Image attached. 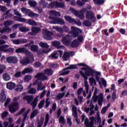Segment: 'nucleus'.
Wrapping results in <instances>:
<instances>
[{
    "label": "nucleus",
    "instance_id": "1",
    "mask_svg": "<svg viewBox=\"0 0 127 127\" xmlns=\"http://www.w3.org/2000/svg\"><path fill=\"white\" fill-rule=\"evenodd\" d=\"M50 16L49 17L50 23L53 24H61V25H64L65 24V21L63 19L60 18L55 17L54 16H61V14L59 12L52 10L50 13Z\"/></svg>",
    "mask_w": 127,
    "mask_h": 127
},
{
    "label": "nucleus",
    "instance_id": "2",
    "mask_svg": "<svg viewBox=\"0 0 127 127\" xmlns=\"http://www.w3.org/2000/svg\"><path fill=\"white\" fill-rule=\"evenodd\" d=\"M81 70L82 71L80 70L79 74L81 75L84 80H88V77L87 76H93L94 73H95V71L93 70L91 67L87 66H86L85 67L81 68ZM84 72L87 75H85Z\"/></svg>",
    "mask_w": 127,
    "mask_h": 127
},
{
    "label": "nucleus",
    "instance_id": "3",
    "mask_svg": "<svg viewBox=\"0 0 127 127\" xmlns=\"http://www.w3.org/2000/svg\"><path fill=\"white\" fill-rule=\"evenodd\" d=\"M44 73H40L36 75V78L37 79H40V80H42V81H45V80H47L48 77L45 75V74L48 76H51L53 74V70L50 68H47L44 70Z\"/></svg>",
    "mask_w": 127,
    "mask_h": 127
},
{
    "label": "nucleus",
    "instance_id": "4",
    "mask_svg": "<svg viewBox=\"0 0 127 127\" xmlns=\"http://www.w3.org/2000/svg\"><path fill=\"white\" fill-rule=\"evenodd\" d=\"M69 11L71 12V13H72V14H74L75 16H77V17H79L80 19H84L85 18V15L84 13H86V12H88V9L87 8H83L81 10L78 11L76 10L75 9L73 8H70Z\"/></svg>",
    "mask_w": 127,
    "mask_h": 127
},
{
    "label": "nucleus",
    "instance_id": "5",
    "mask_svg": "<svg viewBox=\"0 0 127 127\" xmlns=\"http://www.w3.org/2000/svg\"><path fill=\"white\" fill-rule=\"evenodd\" d=\"M98 94V89L95 88L94 90V92L93 94V97L92 98L93 101L94 103H96L97 101H98V105L102 107L103 106V102H104V95L102 93L98 96H96Z\"/></svg>",
    "mask_w": 127,
    "mask_h": 127
},
{
    "label": "nucleus",
    "instance_id": "6",
    "mask_svg": "<svg viewBox=\"0 0 127 127\" xmlns=\"http://www.w3.org/2000/svg\"><path fill=\"white\" fill-rule=\"evenodd\" d=\"M33 61H34L33 55L30 54L29 56L27 55V58L21 60L20 63L22 64V65H27V64H29V63H31V62Z\"/></svg>",
    "mask_w": 127,
    "mask_h": 127
},
{
    "label": "nucleus",
    "instance_id": "7",
    "mask_svg": "<svg viewBox=\"0 0 127 127\" xmlns=\"http://www.w3.org/2000/svg\"><path fill=\"white\" fill-rule=\"evenodd\" d=\"M21 10L23 13H28V15L30 17H38L39 15L37 13H34L33 12L31 11L30 9H27L26 8H21Z\"/></svg>",
    "mask_w": 127,
    "mask_h": 127
},
{
    "label": "nucleus",
    "instance_id": "8",
    "mask_svg": "<svg viewBox=\"0 0 127 127\" xmlns=\"http://www.w3.org/2000/svg\"><path fill=\"white\" fill-rule=\"evenodd\" d=\"M87 104L90 105V107H85L84 108V111L85 113L88 114L89 112H90V115L92 116V115H94L95 114V111H92L93 109H94V105L92 104V101L89 100L87 102Z\"/></svg>",
    "mask_w": 127,
    "mask_h": 127
},
{
    "label": "nucleus",
    "instance_id": "9",
    "mask_svg": "<svg viewBox=\"0 0 127 127\" xmlns=\"http://www.w3.org/2000/svg\"><path fill=\"white\" fill-rule=\"evenodd\" d=\"M44 38L46 40H52L53 39L52 38V35H53V32H50L48 30H45L43 32Z\"/></svg>",
    "mask_w": 127,
    "mask_h": 127
},
{
    "label": "nucleus",
    "instance_id": "10",
    "mask_svg": "<svg viewBox=\"0 0 127 127\" xmlns=\"http://www.w3.org/2000/svg\"><path fill=\"white\" fill-rule=\"evenodd\" d=\"M64 3H58L57 1L52 2L48 6V8H53V7H64Z\"/></svg>",
    "mask_w": 127,
    "mask_h": 127
},
{
    "label": "nucleus",
    "instance_id": "11",
    "mask_svg": "<svg viewBox=\"0 0 127 127\" xmlns=\"http://www.w3.org/2000/svg\"><path fill=\"white\" fill-rule=\"evenodd\" d=\"M90 122H89V119L88 118H86L84 121V125L86 127H93V125L94 124V122H95V118L94 117H91L90 118Z\"/></svg>",
    "mask_w": 127,
    "mask_h": 127
},
{
    "label": "nucleus",
    "instance_id": "12",
    "mask_svg": "<svg viewBox=\"0 0 127 127\" xmlns=\"http://www.w3.org/2000/svg\"><path fill=\"white\" fill-rule=\"evenodd\" d=\"M65 20L68 21L70 23H75L78 26H81L82 25V23L81 22H76V20L74 18H72L70 16H64Z\"/></svg>",
    "mask_w": 127,
    "mask_h": 127
},
{
    "label": "nucleus",
    "instance_id": "13",
    "mask_svg": "<svg viewBox=\"0 0 127 127\" xmlns=\"http://www.w3.org/2000/svg\"><path fill=\"white\" fill-rule=\"evenodd\" d=\"M71 30H72V35L73 37H77L78 35H79V33H82V31L81 29L75 27H71Z\"/></svg>",
    "mask_w": 127,
    "mask_h": 127
},
{
    "label": "nucleus",
    "instance_id": "14",
    "mask_svg": "<svg viewBox=\"0 0 127 127\" xmlns=\"http://www.w3.org/2000/svg\"><path fill=\"white\" fill-rule=\"evenodd\" d=\"M71 39H72V36L68 35L64 36L63 38V39L62 40V42L64 44V45H69V44H70Z\"/></svg>",
    "mask_w": 127,
    "mask_h": 127
},
{
    "label": "nucleus",
    "instance_id": "15",
    "mask_svg": "<svg viewBox=\"0 0 127 127\" xmlns=\"http://www.w3.org/2000/svg\"><path fill=\"white\" fill-rule=\"evenodd\" d=\"M59 54L60 57H61L62 54H63V51L60 50L55 51L49 56V57H51L53 59H57L58 57H59Z\"/></svg>",
    "mask_w": 127,
    "mask_h": 127
},
{
    "label": "nucleus",
    "instance_id": "16",
    "mask_svg": "<svg viewBox=\"0 0 127 127\" xmlns=\"http://www.w3.org/2000/svg\"><path fill=\"white\" fill-rule=\"evenodd\" d=\"M18 107H19L18 103L17 102H15L12 104L9 107V109L10 113H15V112H16V111L18 110Z\"/></svg>",
    "mask_w": 127,
    "mask_h": 127
},
{
    "label": "nucleus",
    "instance_id": "17",
    "mask_svg": "<svg viewBox=\"0 0 127 127\" xmlns=\"http://www.w3.org/2000/svg\"><path fill=\"white\" fill-rule=\"evenodd\" d=\"M12 42L14 44H15L16 45H18L19 44H24L25 43H27V42H28V41L25 39H19L12 40Z\"/></svg>",
    "mask_w": 127,
    "mask_h": 127
},
{
    "label": "nucleus",
    "instance_id": "18",
    "mask_svg": "<svg viewBox=\"0 0 127 127\" xmlns=\"http://www.w3.org/2000/svg\"><path fill=\"white\" fill-rule=\"evenodd\" d=\"M86 17L87 19H88L89 20H95V19H96L95 14H94V13L91 11H88L87 12Z\"/></svg>",
    "mask_w": 127,
    "mask_h": 127
},
{
    "label": "nucleus",
    "instance_id": "19",
    "mask_svg": "<svg viewBox=\"0 0 127 127\" xmlns=\"http://www.w3.org/2000/svg\"><path fill=\"white\" fill-rule=\"evenodd\" d=\"M73 55H74V52H65L63 56V59L64 61H67V60H69L70 56H73Z\"/></svg>",
    "mask_w": 127,
    "mask_h": 127
},
{
    "label": "nucleus",
    "instance_id": "20",
    "mask_svg": "<svg viewBox=\"0 0 127 127\" xmlns=\"http://www.w3.org/2000/svg\"><path fill=\"white\" fill-rule=\"evenodd\" d=\"M52 45L54 46V47H56L58 49H62L64 48V46L63 45H61V43L59 41H55L53 42Z\"/></svg>",
    "mask_w": 127,
    "mask_h": 127
},
{
    "label": "nucleus",
    "instance_id": "21",
    "mask_svg": "<svg viewBox=\"0 0 127 127\" xmlns=\"http://www.w3.org/2000/svg\"><path fill=\"white\" fill-rule=\"evenodd\" d=\"M6 61L8 63H17V58H16V57H9L6 59Z\"/></svg>",
    "mask_w": 127,
    "mask_h": 127
},
{
    "label": "nucleus",
    "instance_id": "22",
    "mask_svg": "<svg viewBox=\"0 0 127 127\" xmlns=\"http://www.w3.org/2000/svg\"><path fill=\"white\" fill-rule=\"evenodd\" d=\"M40 28L37 27H32V32H29V34L30 35H35L36 33L40 31Z\"/></svg>",
    "mask_w": 127,
    "mask_h": 127
},
{
    "label": "nucleus",
    "instance_id": "23",
    "mask_svg": "<svg viewBox=\"0 0 127 127\" xmlns=\"http://www.w3.org/2000/svg\"><path fill=\"white\" fill-rule=\"evenodd\" d=\"M7 48H8V45H5L4 46L0 47V51H3L4 52H7V51H13L14 50L12 48H9L7 50Z\"/></svg>",
    "mask_w": 127,
    "mask_h": 127
},
{
    "label": "nucleus",
    "instance_id": "24",
    "mask_svg": "<svg viewBox=\"0 0 127 127\" xmlns=\"http://www.w3.org/2000/svg\"><path fill=\"white\" fill-rule=\"evenodd\" d=\"M6 100V96L4 94V90H2L0 93V101L3 103Z\"/></svg>",
    "mask_w": 127,
    "mask_h": 127
},
{
    "label": "nucleus",
    "instance_id": "25",
    "mask_svg": "<svg viewBox=\"0 0 127 127\" xmlns=\"http://www.w3.org/2000/svg\"><path fill=\"white\" fill-rule=\"evenodd\" d=\"M39 82H40L39 81V79H37L36 81L35 85H38L37 91H42V90L45 89V86H42V83H41L38 84Z\"/></svg>",
    "mask_w": 127,
    "mask_h": 127
},
{
    "label": "nucleus",
    "instance_id": "26",
    "mask_svg": "<svg viewBox=\"0 0 127 127\" xmlns=\"http://www.w3.org/2000/svg\"><path fill=\"white\" fill-rule=\"evenodd\" d=\"M77 66H86L85 64L83 63L78 64H71L68 67H67V69H76L77 68Z\"/></svg>",
    "mask_w": 127,
    "mask_h": 127
},
{
    "label": "nucleus",
    "instance_id": "27",
    "mask_svg": "<svg viewBox=\"0 0 127 127\" xmlns=\"http://www.w3.org/2000/svg\"><path fill=\"white\" fill-rule=\"evenodd\" d=\"M16 86V85L15 84V83L12 82H9L7 83L6 84V88L9 90H12L13 88H15Z\"/></svg>",
    "mask_w": 127,
    "mask_h": 127
},
{
    "label": "nucleus",
    "instance_id": "28",
    "mask_svg": "<svg viewBox=\"0 0 127 127\" xmlns=\"http://www.w3.org/2000/svg\"><path fill=\"white\" fill-rule=\"evenodd\" d=\"M23 100H24L25 101H27L28 104H30L31 103V101L33 100V96H25L23 97Z\"/></svg>",
    "mask_w": 127,
    "mask_h": 127
},
{
    "label": "nucleus",
    "instance_id": "29",
    "mask_svg": "<svg viewBox=\"0 0 127 127\" xmlns=\"http://www.w3.org/2000/svg\"><path fill=\"white\" fill-rule=\"evenodd\" d=\"M33 72V69L32 67H27L24 68L22 71V74H26V73H32Z\"/></svg>",
    "mask_w": 127,
    "mask_h": 127
},
{
    "label": "nucleus",
    "instance_id": "30",
    "mask_svg": "<svg viewBox=\"0 0 127 127\" xmlns=\"http://www.w3.org/2000/svg\"><path fill=\"white\" fill-rule=\"evenodd\" d=\"M72 108V115L73 117L75 118H77V107L76 106L72 105L71 106Z\"/></svg>",
    "mask_w": 127,
    "mask_h": 127
},
{
    "label": "nucleus",
    "instance_id": "31",
    "mask_svg": "<svg viewBox=\"0 0 127 127\" xmlns=\"http://www.w3.org/2000/svg\"><path fill=\"white\" fill-rule=\"evenodd\" d=\"M39 4L40 6H41L43 8H45V7L48 5V3H47L44 0H41V1L39 2Z\"/></svg>",
    "mask_w": 127,
    "mask_h": 127
},
{
    "label": "nucleus",
    "instance_id": "32",
    "mask_svg": "<svg viewBox=\"0 0 127 127\" xmlns=\"http://www.w3.org/2000/svg\"><path fill=\"white\" fill-rule=\"evenodd\" d=\"M39 97V96H38L37 97L35 98L34 99V101L31 103V106H32V108L34 109L35 108H36V106H37V102H38V98Z\"/></svg>",
    "mask_w": 127,
    "mask_h": 127
},
{
    "label": "nucleus",
    "instance_id": "33",
    "mask_svg": "<svg viewBox=\"0 0 127 127\" xmlns=\"http://www.w3.org/2000/svg\"><path fill=\"white\" fill-rule=\"evenodd\" d=\"M53 29H55L56 31H58V32H60L61 33H63L64 32V30H63V28H62L59 26H53Z\"/></svg>",
    "mask_w": 127,
    "mask_h": 127
},
{
    "label": "nucleus",
    "instance_id": "34",
    "mask_svg": "<svg viewBox=\"0 0 127 127\" xmlns=\"http://www.w3.org/2000/svg\"><path fill=\"white\" fill-rule=\"evenodd\" d=\"M27 23L29 25H33L34 26H36V25H37V23L33 19H28L27 21Z\"/></svg>",
    "mask_w": 127,
    "mask_h": 127
},
{
    "label": "nucleus",
    "instance_id": "35",
    "mask_svg": "<svg viewBox=\"0 0 127 127\" xmlns=\"http://www.w3.org/2000/svg\"><path fill=\"white\" fill-rule=\"evenodd\" d=\"M3 79L4 81H9L10 80V75L7 73H4L3 74Z\"/></svg>",
    "mask_w": 127,
    "mask_h": 127
},
{
    "label": "nucleus",
    "instance_id": "36",
    "mask_svg": "<svg viewBox=\"0 0 127 127\" xmlns=\"http://www.w3.org/2000/svg\"><path fill=\"white\" fill-rule=\"evenodd\" d=\"M79 44H80V43L78 40H74L71 43V47H78V46H79Z\"/></svg>",
    "mask_w": 127,
    "mask_h": 127
},
{
    "label": "nucleus",
    "instance_id": "37",
    "mask_svg": "<svg viewBox=\"0 0 127 127\" xmlns=\"http://www.w3.org/2000/svg\"><path fill=\"white\" fill-rule=\"evenodd\" d=\"M11 31V29L9 27L3 28L2 29H0V32L1 33H4V32H10Z\"/></svg>",
    "mask_w": 127,
    "mask_h": 127
},
{
    "label": "nucleus",
    "instance_id": "38",
    "mask_svg": "<svg viewBox=\"0 0 127 127\" xmlns=\"http://www.w3.org/2000/svg\"><path fill=\"white\" fill-rule=\"evenodd\" d=\"M89 83L90 84L91 86H96V80L94 77H91L89 79Z\"/></svg>",
    "mask_w": 127,
    "mask_h": 127
},
{
    "label": "nucleus",
    "instance_id": "39",
    "mask_svg": "<svg viewBox=\"0 0 127 127\" xmlns=\"http://www.w3.org/2000/svg\"><path fill=\"white\" fill-rule=\"evenodd\" d=\"M39 45L42 48H45L46 49L49 48V45L47 44V43L40 42Z\"/></svg>",
    "mask_w": 127,
    "mask_h": 127
},
{
    "label": "nucleus",
    "instance_id": "40",
    "mask_svg": "<svg viewBox=\"0 0 127 127\" xmlns=\"http://www.w3.org/2000/svg\"><path fill=\"white\" fill-rule=\"evenodd\" d=\"M44 122V118H41L40 120H38V126L37 127H42V125H43V122Z\"/></svg>",
    "mask_w": 127,
    "mask_h": 127
},
{
    "label": "nucleus",
    "instance_id": "41",
    "mask_svg": "<svg viewBox=\"0 0 127 127\" xmlns=\"http://www.w3.org/2000/svg\"><path fill=\"white\" fill-rule=\"evenodd\" d=\"M19 29L20 31H21V32H26L29 31L30 30L29 28H27L26 27H22L19 28Z\"/></svg>",
    "mask_w": 127,
    "mask_h": 127
},
{
    "label": "nucleus",
    "instance_id": "42",
    "mask_svg": "<svg viewBox=\"0 0 127 127\" xmlns=\"http://www.w3.org/2000/svg\"><path fill=\"white\" fill-rule=\"evenodd\" d=\"M28 4H29V5H30V6H32L33 7H34V6H36V5H37V3L34 0H29L28 1Z\"/></svg>",
    "mask_w": 127,
    "mask_h": 127
},
{
    "label": "nucleus",
    "instance_id": "43",
    "mask_svg": "<svg viewBox=\"0 0 127 127\" xmlns=\"http://www.w3.org/2000/svg\"><path fill=\"white\" fill-rule=\"evenodd\" d=\"M64 95H65V92L59 93L57 96L56 100H61V99H62V98H63Z\"/></svg>",
    "mask_w": 127,
    "mask_h": 127
},
{
    "label": "nucleus",
    "instance_id": "44",
    "mask_svg": "<svg viewBox=\"0 0 127 127\" xmlns=\"http://www.w3.org/2000/svg\"><path fill=\"white\" fill-rule=\"evenodd\" d=\"M38 114V111L37 110H34L30 116V119H34V117Z\"/></svg>",
    "mask_w": 127,
    "mask_h": 127
},
{
    "label": "nucleus",
    "instance_id": "45",
    "mask_svg": "<svg viewBox=\"0 0 127 127\" xmlns=\"http://www.w3.org/2000/svg\"><path fill=\"white\" fill-rule=\"evenodd\" d=\"M48 122H49V114L47 113L46 115L45 122L44 124V127H46L47 126V124H48Z\"/></svg>",
    "mask_w": 127,
    "mask_h": 127
},
{
    "label": "nucleus",
    "instance_id": "46",
    "mask_svg": "<svg viewBox=\"0 0 127 127\" xmlns=\"http://www.w3.org/2000/svg\"><path fill=\"white\" fill-rule=\"evenodd\" d=\"M12 13H13V9H10L9 10H7L6 12L7 16H9L10 17H12Z\"/></svg>",
    "mask_w": 127,
    "mask_h": 127
},
{
    "label": "nucleus",
    "instance_id": "47",
    "mask_svg": "<svg viewBox=\"0 0 127 127\" xmlns=\"http://www.w3.org/2000/svg\"><path fill=\"white\" fill-rule=\"evenodd\" d=\"M12 23H13L12 21H6L4 22V26L7 27V26H10Z\"/></svg>",
    "mask_w": 127,
    "mask_h": 127
},
{
    "label": "nucleus",
    "instance_id": "48",
    "mask_svg": "<svg viewBox=\"0 0 127 127\" xmlns=\"http://www.w3.org/2000/svg\"><path fill=\"white\" fill-rule=\"evenodd\" d=\"M33 66H35L36 68H43V65H42V64H41L39 62H36L33 64Z\"/></svg>",
    "mask_w": 127,
    "mask_h": 127
},
{
    "label": "nucleus",
    "instance_id": "49",
    "mask_svg": "<svg viewBox=\"0 0 127 127\" xmlns=\"http://www.w3.org/2000/svg\"><path fill=\"white\" fill-rule=\"evenodd\" d=\"M31 50L33 52H36V51H38V46L36 45L31 46Z\"/></svg>",
    "mask_w": 127,
    "mask_h": 127
},
{
    "label": "nucleus",
    "instance_id": "50",
    "mask_svg": "<svg viewBox=\"0 0 127 127\" xmlns=\"http://www.w3.org/2000/svg\"><path fill=\"white\" fill-rule=\"evenodd\" d=\"M8 116V112L7 111H4L1 114V117L2 119L3 120V119H5Z\"/></svg>",
    "mask_w": 127,
    "mask_h": 127
},
{
    "label": "nucleus",
    "instance_id": "51",
    "mask_svg": "<svg viewBox=\"0 0 127 127\" xmlns=\"http://www.w3.org/2000/svg\"><path fill=\"white\" fill-rule=\"evenodd\" d=\"M28 94H31L32 95L36 94V89L35 88H31L28 91Z\"/></svg>",
    "mask_w": 127,
    "mask_h": 127
},
{
    "label": "nucleus",
    "instance_id": "52",
    "mask_svg": "<svg viewBox=\"0 0 127 127\" xmlns=\"http://www.w3.org/2000/svg\"><path fill=\"white\" fill-rule=\"evenodd\" d=\"M23 90V86L21 85H19L17 86V87L16 88V91L17 92H21Z\"/></svg>",
    "mask_w": 127,
    "mask_h": 127
},
{
    "label": "nucleus",
    "instance_id": "53",
    "mask_svg": "<svg viewBox=\"0 0 127 127\" xmlns=\"http://www.w3.org/2000/svg\"><path fill=\"white\" fill-rule=\"evenodd\" d=\"M60 124H62L63 125L65 124V119H64V117L60 116L59 119Z\"/></svg>",
    "mask_w": 127,
    "mask_h": 127
},
{
    "label": "nucleus",
    "instance_id": "54",
    "mask_svg": "<svg viewBox=\"0 0 127 127\" xmlns=\"http://www.w3.org/2000/svg\"><path fill=\"white\" fill-rule=\"evenodd\" d=\"M84 86L86 91V93L88 94V92H89V85H88V81L86 80L84 81Z\"/></svg>",
    "mask_w": 127,
    "mask_h": 127
},
{
    "label": "nucleus",
    "instance_id": "55",
    "mask_svg": "<svg viewBox=\"0 0 127 127\" xmlns=\"http://www.w3.org/2000/svg\"><path fill=\"white\" fill-rule=\"evenodd\" d=\"M94 2L95 4H102L104 3V0H94Z\"/></svg>",
    "mask_w": 127,
    "mask_h": 127
},
{
    "label": "nucleus",
    "instance_id": "56",
    "mask_svg": "<svg viewBox=\"0 0 127 127\" xmlns=\"http://www.w3.org/2000/svg\"><path fill=\"white\" fill-rule=\"evenodd\" d=\"M108 108H110V106H109V105H107V107H103L101 110V114H102V115H104V114H105L106 112H107V110H108Z\"/></svg>",
    "mask_w": 127,
    "mask_h": 127
},
{
    "label": "nucleus",
    "instance_id": "57",
    "mask_svg": "<svg viewBox=\"0 0 127 127\" xmlns=\"http://www.w3.org/2000/svg\"><path fill=\"white\" fill-rule=\"evenodd\" d=\"M77 39L79 43L83 42V41H84V36H83L82 35H78L77 37Z\"/></svg>",
    "mask_w": 127,
    "mask_h": 127
},
{
    "label": "nucleus",
    "instance_id": "58",
    "mask_svg": "<svg viewBox=\"0 0 127 127\" xmlns=\"http://www.w3.org/2000/svg\"><path fill=\"white\" fill-rule=\"evenodd\" d=\"M15 52L16 53H22V52H24V48H20L15 50Z\"/></svg>",
    "mask_w": 127,
    "mask_h": 127
},
{
    "label": "nucleus",
    "instance_id": "59",
    "mask_svg": "<svg viewBox=\"0 0 127 127\" xmlns=\"http://www.w3.org/2000/svg\"><path fill=\"white\" fill-rule=\"evenodd\" d=\"M68 69L66 68L65 69H64L61 73V75H67V74H69V72H70Z\"/></svg>",
    "mask_w": 127,
    "mask_h": 127
},
{
    "label": "nucleus",
    "instance_id": "60",
    "mask_svg": "<svg viewBox=\"0 0 127 127\" xmlns=\"http://www.w3.org/2000/svg\"><path fill=\"white\" fill-rule=\"evenodd\" d=\"M44 100H42L41 101H40L38 105L39 109H42V108H43V106H44Z\"/></svg>",
    "mask_w": 127,
    "mask_h": 127
},
{
    "label": "nucleus",
    "instance_id": "61",
    "mask_svg": "<svg viewBox=\"0 0 127 127\" xmlns=\"http://www.w3.org/2000/svg\"><path fill=\"white\" fill-rule=\"evenodd\" d=\"M83 25L85 26H91V22L88 20H84L83 21Z\"/></svg>",
    "mask_w": 127,
    "mask_h": 127
},
{
    "label": "nucleus",
    "instance_id": "62",
    "mask_svg": "<svg viewBox=\"0 0 127 127\" xmlns=\"http://www.w3.org/2000/svg\"><path fill=\"white\" fill-rule=\"evenodd\" d=\"M13 12L14 14H15L17 16H21V14H20V13H19V12L17 11V9H13Z\"/></svg>",
    "mask_w": 127,
    "mask_h": 127
},
{
    "label": "nucleus",
    "instance_id": "63",
    "mask_svg": "<svg viewBox=\"0 0 127 127\" xmlns=\"http://www.w3.org/2000/svg\"><path fill=\"white\" fill-rule=\"evenodd\" d=\"M31 76L30 75H26L24 78V81L25 82H28V81H30L31 80Z\"/></svg>",
    "mask_w": 127,
    "mask_h": 127
},
{
    "label": "nucleus",
    "instance_id": "64",
    "mask_svg": "<svg viewBox=\"0 0 127 127\" xmlns=\"http://www.w3.org/2000/svg\"><path fill=\"white\" fill-rule=\"evenodd\" d=\"M45 104V107L46 108H48V107H49V106L50 105V101H49V98L46 99Z\"/></svg>",
    "mask_w": 127,
    "mask_h": 127
}]
</instances>
